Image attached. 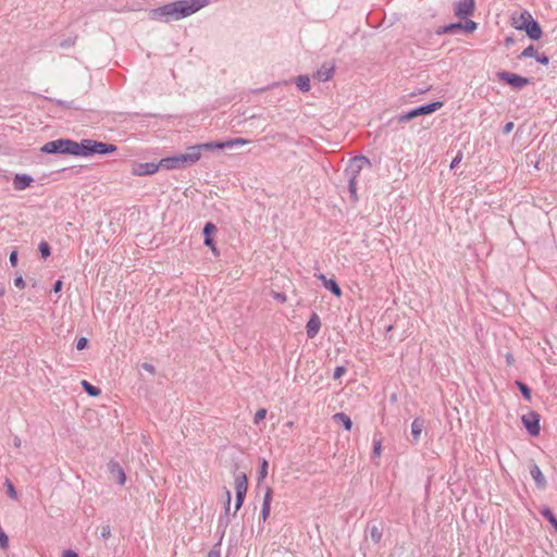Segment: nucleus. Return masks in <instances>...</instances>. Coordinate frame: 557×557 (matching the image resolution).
Instances as JSON below:
<instances>
[{
	"mask_svg": "<svg viewBox=\"0 0 557 557\" xmlns=\"http://www.w3.org/2000/svg\"><path fill=\"white\" fill-rule=\"evenodd\" d=\"M208 3V0H177L149 10L148 17L163 23L180 21L198 12Z\"/></svg>",
	"mask_w": 557,
	"mask_h": 557,
	"instance_id": "nucleus-1",
	"label": "nucleus"
},
{
	"mask_svg": "<svg viewBox=\"0 0 557 557\" xmlns=\"http://www.w3.org/2000/svg\"><path fill=\"white\" fill-rule=\"evenodd\" d=\"M208 151H210L208 143L190 146L184 153L162 158V169L175 170L191 166L200 160L202 153Z\"/></svg>",
	"mask_w": 557,
	"mask_h": 557,
	"instance_id": "nucleus-2",
	"label": "nucleus"
},
{
	"mask_svg": "<svg viewBox=\"0 0 557 557\" xmlns=\"http://www.w3.org/2000/svg\"><path fill=\"white\" fill-rule=\"evenodd\" d=\"M72 141L70 138H59L46 143L40 152L47 154H71L72 156Z\"/></svg>",
	"mask_w": 557,
	"mask_h": 557,
	"instance_id": "nucleus-3",
	"label": "nucleus"
},
{
	"mask_svg": "<svg viewBox=\"0 0 557 557\" xmlns=\"http://www.w3.org/2000/svg\"><path fill=\"white\" fill-rule=\"evenodd\" d=\"M497 77L499 81L509 85L515 90H521L523 87L528 86L531 83V81L528 77L507 71L498 72Z\"/></svg>",
	"mask_w": 557,
	"mask_h": 557,
	"instance_id": "nucleus-4",
	"label": "nucleus"
},
{
	"mask_svg": "<svg viewBox=\"0 0 557 557\" xmlns=\"http://www.w3.org/2000/svg\"><path fill=\"white\" fill-rule=\"evenodd\" d=\"M522 424L531 436H537L541 432V414L530 411L521 418Z\"/></svg>",
	"mask_w": 557,
	"mask_h": 557,
	"instance_id": "nucleus-5",
	"label": "nucleus"
},
{
	"mask_svg": "<svg viewBox=\"0 0 557 557\" xmlns=\"http://www.w3.org/2000/svg\"><path fill=\"white\" fill-rule=\"evenodd\" d=\"M515 27L519 30H524L528 35V37L532 40H539L542 35L543 30L540 25V23L536 20L528 21L527 23H519L513 22Z\"/></svg>",
	"mask_w": 557,
	"mask_h": 557,
	"instance_id": "nucleus-6",
	"label": "nucleus"
},
{
	"mask_svg": "<svg viewBox=\"0 0 557 557\" xmlns=\"http://www.w3.org/2000/svg\"><path fill=\"white\" fill-rule=\"evenodd\" d=\"M364 165L371 166L370 160L364 156H357L349 160L348 166L344 171V175L359 176Z\"/></svg>",
	"mask_w": 557,
	"mask_h": 557,
	"instance_id": "nucleus-7",
	"label": "nucleus"
},
{
	"mask_svg": "<svg viewBox=\"0 0 557 557\" xmlns=\"http://www.w3.org/2000/svg\"><path fill=\"white\" fill-rule=\"evenodd\" d=\"M475 9L474 0H460L456 3L454 12L455 15L460 20H467L471 16Z\"/></svg>",
	"mask_w": 557,
	"mask_h": 557,
	"instance_id": "nucleus-8",
	"label": "nucleus"
},
{
	"mask_svg": "<svg viewBox=\"0 0 557 557\" xmlns=\"http://www.w3.org/2000/svg\"><path fill=\"white\" fill-rule=\"evenodd\" d=\"M160 168H162L161 160L158 163H136L132 169V174L136 176L152 175L157 173Z\"/></svg>",
	"mask_w": 557,
	"mask_h": 557,
	"instance_id": "nucleus-9",
	"label": "nucleus"
},
{
	"mask_svg": "<svg viewBox=\"0 0 557 557\" xmlns=\"http://www.w3.org/2000/svg\"><path fill=\"white\" fill-rule=\"evenodd\" d=\"M216 232V226L212 222H207L203 226L202 233H203V244L205 246L209 247L211 251L218 256L219 251L214 245V240L212 238V235Z\"/></svg>",
	"mask_w": 557,
	"mask_h": 557,
	"instance_id": "nucleus-10",
	"label": "nucleus"
},
{
	"mask_svg": "<svg viewBox=\"0 0 557 557\" xmlns=\"http://www.w3.org/2000/svg\"><path fill=\"white\" fill-rule=\"evenodd\" d=\"M108 471L112 480L119 485H124L126 482V474L117 461L111 460L108 463Z\"/></svg>",
	"mask_w": 557,
	"mask_h": 557,
	"instance_id": "nucleus-11",
	"label": "nucleus"
},
{
	"mask_svg": "<svg viewBox=\"0 0 557 557\" xmlns=\"http://www.w3.org/2000/svg\"><path fill=\"white\" fill-rule=\"evenodd\" d=\"M90 148H91L90 156L109 154V153H113L117 150V147L113 144L98 141V140H94V139H91Z\"/></svg>",
	"mask_w": 557,
	"mask_h": 557,
	"instance_id": "nucleus-12",
	"label": "nucleus"
},
{
	"mask_svg": "<svg viewBox=\"0 0 557 557\" xmlns=\"http://www.w3.org/2000/svg\"><path fill=\"white\" fill-rule=\"evenodd\" d=\"M249 141L245 138H233L225 141H209L208 146L210 151L215 149H225V148H234L236 146H244L248 144Z\"/></svg>",
	"mask_w": 557,
	"mask_h": 557,
	"instance_id": "nucleus-13",
	"label": "nucleus"
},
{
	"mask_svg": "<svg viewBox=\"0 0 557 557\" xmlns=\"http://www.w3.org/2000/svg\"><path fill=\"white\" fill-rule=\"evenodd\" d=\"M91 139H82L81 141H72V156L90 157Z\"/></svg>",
	"mask_w": 557,
	"mask_h": 557,
	"instance_id": "nucleus-14",
	"label": "nucleus"
},
{
	"mask_svg": "<svg viewBox=\"0 0 557 557\" xmlns=\"http://www.w3.org/2000/svg\"><path fill=\"white\" fill-rule=\"evenodd\" d=\"M320 329H321L320 317L318 315V313L312 312V314L310 315V319L308 320V322L306 324V332H307L308 338H314L318 335Z\"/></svg>",
	"mask_w": 557,
	"mask_h": 557,
	"instance_id": "nucleus-15",
	"label": "nucleus"
},
{
	"mask_svg": "<svg viewBox=\"0 0 557 557\" xmlns=\"http://www.w3.org/2000/svg\"><path fill=\"white\" fill-rule=\"evenodd\" d=\"M319 281L322 282L323 286L330 290L334 296L341 297L342 296V289L337 282L334 278H327L324 274H315L314 275Z\"/></svg>",
	"mask_w": 557,
	"mask_h": 557,
	"instance_id": "nucleus-16",
	"label": "nucleus"
},
{
	"mask_svg": "<svg viewBox=\"0 0 557 557\" xmlns=\"http://www.w3.org/2000/svg\"><path fill=\"white\" fill-rule=\"evenodd\" d=\"M33 182V176L28 174H15L13 177V188L17 191L25 190Z\"/></svg>",
	"mask_w": 557,
	"mask_h": 557,
	"instance_id": "nucleus-17",
	"label": "nucleus"
},
{
	"mask_svg": "<svg viewBox=\"0 0 557 557\" xmlns=\"http://www.w3.org/2000/svg\"><path fill=\"white\" fill-rule=\"evenodd\" d=\"M530 474H531L532 479L534 480L535 485L540 490H544L547 486V481H546L544 474L542 473L540 467L535 462H532L530 465Z\"/></svg>",
	"mask_w": 557,
	"mask_h": 557,
	"instance_id": "nucleus-18",
	"label": "nucleus"
},
{
	"mask_svg": "<svg viewBox=\"0 0 557 557\" xmlns=\"http://www.w3.org/2000/svg\"><path fill=\"white\" fill-rule=\"evenodd\" d=\"M272 496H273L272 488L270 486H265L261 512H260V517L263 521H265L270 516Z\"/></svg>",
	"mask_w": 557,
	"mask_h": 557,
	"instance_id": "nucleus-19",
	"label": "nucleus"
},
{
	"mask_svg": "<svg viewBox=\"0 0 557 557\" xmlns=\"http://www.w3.org/2000/svg\"><path fill=\"white\" fill-rule=\"evenodd\" d=\"M248 478L246 473L240 472L235 475V494H247Z\"/></svg>",
	"mask_w": 557,
	"mask_h": 557,
	"instance_id": "nucleus-20",
	"label": "nucleus"
},
{
	"mask_svg": "<svg viewBox=\"0 0 557 557\" xmlns=\"http://www.w3.org/2000/svg\"><path fill=\"white\" fill-rule=\"evenodd\" d=\"M443 101H434L417 107V113L420 115H428L443 107Z\"/></svg>",
	"mask_w": 557,
	"mask_h": 557,
	"instance_id": "nucleus-21",
	"label": "nucleus"
},
{
	"mask_svg": "<svg viewBox=\"0 0 557 557\" xmlns=\"http://www.w3.org/2000/svg\"><path fill=\"white\" fill-rule=\"evenodd\" d=\"M424 429V420L420 418H416L411 423V435L413 437V442L417 443L420 438V435Z\"/></svg>",
	"mask_w": 557,
	"mask_h": 557,
	"instance_id": "nucleus-22",
	"label": "nucleus"
},
{
	"mask_svg": "<svg viewBox=\"0 0 557 557\" xmlns=\"http://www.w3.org/2000/svg\"><path fill=\"white\" fill-rule=\"evenodd\" d=\"M334 74V67L333 66H327L326 64H323L321 66V69H319L315 73V77L320 81V82H327L332 78Z\"/></svg>",
	"mask_w": 557,
	"mask_h": 557,
	"instance_id": "nucleus-23",
	"label": "nucleus"
},
{
	"mask_svg": "<svg viewBox=\"0 0 557 557\" xmlns=\"http://www.w3.org/2000/svg\"><path fill=\"white\" fill-rule=\"evenodd\" d=\"M333 420L341 423L346 431H350L352 428V421L349 416L344 412H337L333 416Z\"/></svg>",
	"mask_w": 557,
	"mask_h": 557,
	"instance_id": "nucleus-24",
	"label": "nucleus"
},
{
	"mask_svg": "<svg viewBox=\"0 0 557 557\" xmlns=\"http://www.w3.org/2000/svg\"><path fill=\"white\" fill-rule=\"evenodd\" d=\"M345 177L347 178V182H348V190L350 194L351 201L357 202L358 201V195H357V177L358 176L345 175Z\"/></svg>",
	"mask_w": 557,
	"mask_h": 557,
	"instance_id": "nucleus-25",
	"label": "nucleus"
},
{
	"mask_svg": "<svg viewBox=\"0 0 557 557\" xmlns=\"http://www.w3.org/2000/svg\"><path fill=\"white\" fill-rule=\"evenodd\" d=\"M540 512L552 524V527L557 532V517L554 515L553 510L549 507L544 506L540 510Z\"/></svg>",
	"mask_w": 557,
	"mask_h": 557,
	"instance_id": "nucleus-26",
	"label": "nucleus"
},
{
	"mask_svg": "<svg viewBox=\"0 0 557 557\" xmlns=\"http://www.w3.org/2000/svg\"><path fill=\"white\" fill-rule=\"evenodd\" d=\"M81 385L84 392L91 397H98L101 394V389L99 387L92 385L86 380H83Z\"/></svg>",
	"mask_w": 557,
	"mask_h": 557,
	"instance_id": "nucleus-27",
	"label": "nucleus"
},
{
	"mask_svg": "<svg viewBox=\"0 0 557 557\" xmlns=\"http://www.w3.org/2000/svg\"><path fill=\"white\" fill-rule=\"evenodd\" d=\"M458 30H462V27H461V22H456V23H450L448 25H445L443 27H441L438 30H437V34L441 35V34H454Z\"/></svg>",
	"mask_w": 557,
	"mask_h": 557,
	"instance_id": "nucleus-28",
	"label": "nucleus"
},
{
	"mask_svg": "<svg viewBox=\"0 0 557 557\" xmlns=\"http://www.w3.org/2000/svg\"><path fill=\"white\" fill-rule=\"evenodd\" d=\"M296 85L298 89L302 92H308L310 90V79L307 75H299L296 79Z\"/></svg>",
	"mask_w": 557,
	"mask_h": 557,
	"instance_id": "nucleus-29",
	"label": "nucleus"
},
{
	"mask_svg": "<svg viewBox=\"0 0 557 557\" xmlns=\"http://www.w3.org/2000/svg\"><path fill=\"white\" fill-rule=\"evenodd\" d=\"M369 529V532H370V537L372 540V542L374 544H377L381 542L382 540V536H383V532H382V529L379 528L377 525L373 524V525H370L368 527Z\"/></svg>",
	"mask_w": 557,
	"mask_h": 557,
	"instance_id": "nucleus-30",
	"label": "nucleus"
},
{
	"mask_svg": "<svg viewBox=\"0 0 557 557\" xmlns=\"http://www.w3.org/2000/svg\"><path fill=\"white\" fill-rule=\"evenodd\" d=\"M268 468H269L268 461L264 458L261 459V462H260V466L258 469V486H260L261 482L267 478Z\"/></svg>",
	"mask_w": 557,
	"mask_h": 557,
	"instance_id": "nucleus-31",
	"label": "nucleus"
},
{
	"mask_svg": "<svg viewBox=\"0 0 557 557\" xmlns=\"http://www.w3.org/2000/svg\"><path fill=\"white\" fill-rule=\"evenodd\" d=\"M417 116H419V114L417 113V109L414 108L408 112L399 114L396 119L399 123H405Z\"/></svg>",
	"mask_w": 557,
	"mask_h": 557,
	"instance_id": "nucleus-32",
	"label": "nucleus"
},
{
	"mask_svg": "<svg viewBox=\"0 0 557 557\" xmlns=\"http://www.w3.org/2000/svg\"><path fill=\"white\" fill-rule=\"evenodd\" d=\"M516 385L521 392L523 398L528 401L531 400V388L522 381H516Z\"/></svg>",
	"mask_w": 557,
	"mask_h": 557,
	"instance_id": "nucleus-33",
	"label": "nucleus"
},
{
	"mask_svg": "<svg viewBox=\"0 0 557 557\" xmlns=\"http://www.w3.org/2000/svg\"><path fill=\"white\" fill-rule=\"evenodd\" d=\"M38 250L44 259H47L51 255V247L46 240L39 243Z\"/></svg>",
	"mask_w": 557,
	"mask_h": 557,
	"instance_id": "nucleus-34",
	"label": "nucleus"
},
{
	"mask_svg": "<svg viewBox=\"0 0 557 557\" xmlns=\"http://www.w3.org/2000/svg\"><path fill=\"white\" fill-rule=\"evenodd\" d=\"M537 57V50L535 49V47L533 45H530L528 46L520 54H519V59H522V58H534Z\"/></svg>",
	"mask_w": 557,
	"mask_h": 557,
	"instance_id": "nucleus-35",
	"label": "nucleus"
},
{
	"mask_svg": "<svg viewBox=\"0 0 557 557\" xmlns=\"http://www.w3.org/2000/svg\"><path fill=\"white\" fill-rule=\"evenodd\" d=\"M461 27L462 30L467 33H473L476 29L478 24L472 20H466V22H461Z\"/></svg>",
	"mask_w": 557,
	"mask_h": 557,
	"instance_id": "nucleus-36",
	"label": "nucleus"
},
{
	"mask_svg": "<svg viewBox=\"0 0 557 557\" xmlns=\"http://www.w3.org/2000/svg\"><path fill=\"white\" fill-rule=\"evenodd\" d=\"M382 451V441L374 436L373 438V458L380 457Z\"/></svg>",
	"mask_w": 557,
	"mask_h": 557,
	"instance_id": "nucleus-37",
	"label": "nucleus"
},
{
	"mask_svg": "<svg viewBox=\"0 0 557 557\" xmlns=\"http://www.w3.org/2000/svg\"><path fill=\"white\" fill-rule=\"evenodd\" d=\"M246 495L245 494H236L235 498V510L233 516L236 515V512L242 508L244 502H245Z\"/></svg>",
	"mask_w": 557,
	"mask_h": 557,
	"instance_id": "nucleus-38",
	"label": "nucleus"
},
{
	"mask_svg": "<svg viewBox=\"0 0 557 557\" xmlns=\"http://www.w3.org/2000/svg\"><path fill=\"white\" fill-rule=\"evenodd\" d=\"M225 505H224V517H228L230 509H231V500H232V494L228 490L225 491Z\"/></svg>",
	"mask_w": 557,
	"mask_h": 557,
	"instance_id": "nucleus-39",
	"label": "nucleus"
},
{
	"mask_svg": "<svg viewBox=\"0 0 557 557\" xmlns=\"http://www.w3.org/2000/svg\"><path fill=\"white\" fill-rule=\"evenodd\" d=\"M5 485H7V491H8V495L13 498V499H16L17 498V493H16V490L13 485V483L10 481V480H7L5 481Z\"/></svg>",
	"mask_w": 557,
	"mask_h": 557,
	"instance_id": "nucleus-40",
	"label": "nucleus"
},
{
	"mask_svg": "<svg viewBox=\"0 0 557 557\" xmlns=\"http://www.w3.org/2000/svg\"><path fill=\"white\" fill-rule=\"evenodd\" d=\"M228 523H230L228 517L221 516L219 518L218 528L222 529V535L225 533V530H226Z\"/></svg>",
	"mask_w": 557,
	"mask_h": 557,
	"instance_id": "nucleus-41",
	"label": "nucleus"
},
{
	"mask_svg": "<svg viewBox=\"0 0 557 557\" xmlns=\"http://www.w3.org/2000/svg\"><path fill=\"white\" fill-rule=\"evenodd\" d=\"M267 416V409L260 408L257 410L253 417V422L258 424L260 421H262Z\"/></svg>",
	"mask_w": 557,
	"mask_h": 557,
	"instance_id": "nucleus-42",
	"label": "nucleus"
},
{
	"mask_svg": "<svg viewBox=\"0 0 557 557\" xmlns=\"http://www.w3.org/2000/svg\"><path fill=\"white\" fill-rule=\"evenodd\" d=\"M347 369L344 366H337L333 373V379L338 380L346 373Z\"/></svg>",
	"mask_w": 557,
	"mask_h": 557,
	"instance_id": "nucleus-43",
	"label": "nucleus"
},
{
	"mask_svg": "<svg viewBox=\"0 0 557 557\" xmlns=\"http://www.w3.org/2000/svg\"><path fill=\"white\" fill-rule=\"evenodd\" d=\"M8 545H9V537H8L7 533L0 527V547L7 548Z\"/></svg>",
	"mask_w": 557,
	"mask_h": 557,
	"instance_id": "nucleus-44",
	"label": "nucleus"
},
{
	"mask_svg": "<svg viewBox=\"0 0 557 557\" xmlns=\"http://www.w3.org/2000/svg\"><path fill=\"white\" fill-rule=\"evenodd\" d=\"M462 157H463V153H462V151H460V150H459V151L457 152V154L455 156V158H454V159L451 160V162H450V169H451V170L458 166V164H459V163L461 162V160H462Z\"/></svg>",
	"mask_w": 557,
	"mask_h": 557,
	"instance_id": "nucleus-45",
	"label": "nucleus"
},
{
	"mask_svg": "<svg viewBox=\"0 0 557 557\" xmlns=\"http://www.w3.org/2000/svg\"><path fill=\"white\" fill-rule=\"evenodd\" d=\"M533 20H534V18H533V16L531 15V13H530V12H528V11H523V12L520 14L519 20H518L517 22H518V24H519V23H527L528 21H533Z\"/></svg>",
	"mask_w": 557,
	"mask_h": 557,
	"instance_id": "nucleus-46",
	"label": "nucleus"
},
{
	"mask_svg": "<svg viewBox=\"0 0 557 557\" xmlns=\"http://www.w3.org/2000/svg\"><path fill=\"white\" fill-rule=\"evenodd\" d=\"M55 102L61 108L75 109V110L79 109L78 107L74 106L73 101L67 102V101H64V100H55Z\"/></svg>",
	"mask_w": 557,
	"mask_h": 557,
	"instance_id": "nucleus-47",
	"label": "nucleus"
},
{
	"mask_svg": "<svg viewBox=\"0 0 557 557\" xmlns=\"http://www.w3.org/2000/svg\"><path fill=\"white\" fill-rule=\"evenodd\" d=\"M88 346V339L86 337H79L76 342V349L84 350Z\"/></svg>",
	"mask_w": 557,
	"mask_h": 557,
	"instance_id": "nucleus-48",
	"label": "nucleus"
},
{
	"mask_svg": "<svg viewBox=\"0 0 557 557\" xmlns=\"http://www.w3.org/2000/svg\"><path fill=\"white\" fill-rule=\"evenodd\" d=\"M100 536H101L103 540H108V539L111 536V529H110V525H109V524H106V525H102V527H101Z\"/></svg>",
	"mask_w": 557,
	"mask_h": 557,
	"instance_id": "nucleus-49",
	"label": "nucleus"
},
{
	"mask_svg": "<svg viewBox=\"0 0 557 557\" xmlns=\"http://www.w3.org/2000/svg\"><path fill=\"white\" fill-rule=\"evenodd\" d=\"M535 60L543 65H547L549 63V58L545 53L537 52V57H535Z\"/></svg>",
	"mask_w": 557,
	"mask_h": 557,
	"instance_id": "nucleus-50",
	"label": "nucleus"
},
{
	"mask_svg": "<svg viewBox=\"0 0 557 557\" xmlns=\"http://www.w3.org/2000/svg\"><path fill=\"white\" fill-rule=\"evenodd\" d=\"M14 285L20 288V289H24L26 284H25V281L23 278L22 275H17L15 278H14Z\"/></svg>",
	"mask_w": 557,
	"mask_h": 557,
	"instance_id": "nucleus-51",
	"label": "nucleus"
},
{
	"mask_svg": "<svg viewBox=\"0 0 557 557\" xmlns=\"http://www.w3.org/2000/svg\"><path fill=\"white\" fill-rule=\"evenodd\" d=\"M17 260H18L17 250L11 251L10 257H9L10 264L12 267H16Z\"/></svg>",
	"mask_w": 557,
	"mask_h": 557,
	"instance_id": "nucleus-52",
	"label": "nucleus"
},
{
	"mask_svg": "<svg viewBox=\"0 0 557 557\" xmlns=\"http://www.w3.org/2000/svg\"><path fill=\"white\" fill-rule=\"evenodd\" d=\"M513 122H507L504 126H503V134L507 135L509 134L512 129H513Z\"/></svg>",
	"mask_w": 557,
	"mask_h": 557,
	"instance_id": "nucleus-53",
	"label": "nucleus"
},
{
	"mask_svg": "<svg viewBox=\"0 0 557 557\" xmlns=\"http://www.w3.org/2000/svg\"><path fill=\"white\" fill-rule=\"evenodd\" d=\"M141 367H143V369H144V370L148 371V372H149V373H151V374H154V373H156V368H154V366H153V364H151V363L144 362V363L141 364Z\"/></svg>",
	"mask_w": 557,
	"mask_h": 557,
	"instance_id": "nucleus-54",
	"label": "nucleus"
},
{
	"mask_svg": "<svg viewBox=\"0 0 557 557\" xmlns=\"http://www.w3.org/2000/svg\"><path fill=\"white\" fill-rule=\"evenodd\" d=\"M219 544H216L209 553L207 557H221L220 549L216 548Z\"/></svg>",
	"mask_w": 557,
	"mask_h": 557,
	"instance_id": "nucleus-55",
	"label": "nucleus"
},
{
	"mask_svg": "<svg viewBox=\"0 0 557 557\" xmlns=\"http://www.w3.org/2000/svg\"><path fill=\"white\" fill-rule=\"evenodd\" d=\"M62 557H79L78 554L73 549H65L62 553Z\"/></svg>",
	"mask_w": 557,
	"mask_h": 557,
	"instance_id": "nucleus-56",
	"label": "nucleus"
},
{
	"mask_svg": "<svg viewBox=\"0 0 557 557\" xmlns=\"http://www.w3.org/2000/svg\"><path fill=\"white\" fill-rule=\"evenodd\" d=\"M63 282L61 280H57L52 286V290L54 293H59L62 289Z\"/></svg>",
	"mask_w": 557,
	"mask_h": 557,
	"instance_id": "nucleus-57",
	"label": "nucleus"
},
{
	"mask_svg": "<svg viewBox=\"0 0 557 557\" xmlns=\"http://www.w3.org/2000/svg\"><path fill=\"white\" fill-rule=\"evenodd\" d=\"M274 299H276L277 301L283 304V302L286 301V295L283 294V293H275L274 294Z\"/></svg>",
	"mask_w": 557,
	"mask_h": 557,
	"instance_id": "nucleus-58",
	"label": "nucleus"
},
{
	"mask_svg": "<svg viewBox=\"0 0 557 557\" xmlns=\"http://www.w3.org/2000/svg\"><path fill=\"white\" fill-rule=\"evenodd\" d=\"M512 42H513V40H512V38H510V37L506 38V40H505L506 46H509V45H511Z\"/></svg>",
	"mask_w": 557,
	"mask_h": 557,
	"instance_id": "nucleus-59",
	"label": "nucleus"
},
{
	"mask_svg": "<svg viewBox=\"0 0 557 557\" xmlns=\"http://www.w3.org/2000/svg\"><path fill=\"white\" fill-rule=\"evenodd\" d=\"M512 360H513L512 356H511V355H508V356H507V361H508V363H511V361H512Z\"/></svg>",
	"mask_w": 557,
	"mask_h": 557,
	"instance_id": "nucleus-60",
	"label": "nucleus"
},
{
	"mask_svg": "<svg viewBox=\"0 0 557 557\" xmlns=\"http://www.w3.org/2000/svg\"><path fill=\"white\" fill-rule=\"evenodd\" d=\"M3 293H4V290L0 288V294L2 295Z\"/></svg>",
	"mask_w": 557,
	"mask_h": 557,
	"instance_id": "nucleus-61",
	"label": "nucleus"
},
{
	"mask_svg": "<svg viewBox=\"0 0 557 557\" xmlns=\"http://www.w3.org/2000/svg\"><path fill=\"white\" fill-rule=\"evenodd\" d=\"M555 311L557 312V304L555 305Z\"/></svg>",
	"mask_w": 557,
	"mask_h": 557,
	"instance_id": "nucleus-62",
	"label": "nucleus"
}]
</instances>
